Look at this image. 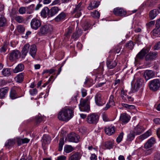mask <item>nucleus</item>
<instances>
[{
	"mask_svg": "<svg viewBox=\"0 0 160 160\" xmlns=\"http://www.w3.org/2000/svg\"><path fill=\"white\" fill-rule=\"evenodd\" d=\"M37 51V48L36 45H33L31 46L29 53L33 58H35Z\"/></svg>",
	"mask_w": 160,
	"mask_h": 160,
	"instance_id": "aec40b11",
	"label": "nucleus"
},
{
	"mask_svg": "<svg viewBox=\"0 0 160 160\" xmlns=\"http://www.w3.org/2000/svg\"><path fill=\"white\" fill-rule=\"evenodd\" d=\"M94 83L93 79L91 78H87L84 82V87H89Z\"/></svg>",
	"mask_w": 160,
	"mask_h": 160,
	"instance_id": "7c9ffc66",
	"label": "nucleus"
},
{
	"mask_svg": "<svg viewBox=\"0 0 160 160\" xmlns=\"http://www.w3.org/2000/svg\"><path fill=\"white\" fill-rule=\"evenodd\" d=\"M115 103L114 101H109L106 104L105 107L103 108V110H106L108 109L110 106H114Z\"/></svg>",
	"mask_w": 160,
	"mask_h": 160,
	"instance_id": "a19ab883",
	"label": "nucleus"
},
{
	"mask_svg": "<svg viewBox=\"0 0 160 160\" xmlns=\"http://www.w3.org/2000/svg\"><path fill=\"white\" fill-rule=\"evenodd\" d=\"M117 64V62L115 60H113L112 58L111 59L109 58L107 59L106 65L108 69H111L114 68Z\"/></svg>",
	"mask_w": 160,
	"mask_h": 160,
	"instance_id": "ddd939ff",
	"label": "nucleus"
},
{
	"mask_svg": "<svg viewBox=\"0 0 160 160\" xmlns=\"http://www.w3.org/2000/svg\"><path fill=\"white\" fill-rule=\"evenodd\" d=\"M57 160H67V157L64 155H61L58 157Z\"/></svg>",
	"mask_w": 160,
	"mask_h": 160,
	"instance_id": "680f3d73",
	"label": "nucleus"
},
{
	"mask_svg": "<svg viewBox=\"0 0 160 160\" xmlns=\"http://www.w3.org/2000/svg\"><path fill=\"white\" fill-rule=\"evenodd\" d=\"M135 135L133 131H130L129 133L127 135V141L129 142L132 141L134 138Z\"/></svg>",
	"mask_w": 160,
	"mask_h": 160,
	"instance_id": "72a5a7b5",
	"label": "nucleus"
},
{
	"mask_svg": "<svg viewBox=\"0 0 160 160\" xmlns=\"http://www.w3.org/2000/svg\"><path fill=\"white\" fill-rule=\"evenodd\" d=\"M41 25V23L40 21L36 18L32 19L30 22L31 28L35 30L38 29Z\"/></svg>",
	"mask_w": 160,
	"mask_h": 160,
	"instance_id": "9b49d317",
	"label": "nucleus"
},
{
	"mask_svg": "<svg viewBox=\"0 0 160 160\" xmlns=\"http://www.w3.org/2000/svg\"><path fill=\"white\" fill-rule=\"evenodd\" d=\"M121 49V46L119 45L117 46V47H115L113 50L111 51L110 52H113L114 53H118L120 52Z\"/></svg>",
	"mask_w": 160,
	"mask_h": 160,
	"instance_id": "603ef678",
	"label": "nucleus"
},
{
	"mask_svg": "<svg viewBox=\"0 0 160 160\" xmlns=\"http://www.w3.org/2000/svg\"><path fill=\"white\" fill-rule=\"evenodd\" d=\"M20 52L18 50H14L11 51L8 55L9 59L13 62L18 59L20 57Z\"/></svg>",
	"mask_w": 160,
	"mask_h": 160,
	"instance_id": "6e6552de",
	"label": "nucleus"
},
{
	"mask_svg": "<svg viewBox=\"0 0 160 160\" xmlns=\"http://www.w3.org/2000/svg\"><path fill=\"white\" fill-rule=\"evenodd\" d=\"M49 9L47 7H44L41 11L40 13L42 17L44 18H46L47 16L49 17Z\"/></svg>",
	"mask_w": 160,
	"mask_h": 160,
	"instance_id": "5701e85b",
	"label": "nucleus"
},
{
	"mask_svg": "<svg viewBox=\"0 0 160 160\" xmlns=\"http://www.w3.org/2000/svg\"><path fill=\"white\" fill-rule=\"evenodd\" d=\"M90 158L91 160H97V156L95 154H92Z\"/></svg>",
	"mask_w": 160,
	"mask_h": 160,
	"instance_id": "338daca9",
	"label": "nucleus"
},
{
	"mask_svg": "<svg viewBox=\"0 0 160 160\" xmlns=\"http://www.w3.org/2000/svg\"><path fill=\"white\" fill-rule=\"evenodd\" d=\"M18 32L20 33H22L24 31V28L21 25H19L17 26V28Z\"/></svg>",
	"mask_w": 160,
	"mask_h": 160,
	"instance_id": "6e6d98bb",
	"label": "nucleus"
},
{
	"mask_svg": "<svg viewBox=\"0 0 160 160\" xmlns=\"http://www.w3.org/2000/svg\"><path fill=\"white\" fill-rule=\"evenodd\" d=\"M75 148L71 145H66L64 147V151L67 153H69L73 151Z\"/></svg>",
	"mask_w": 160,
	"mask_h": 160,
	"instance_id": "e433bc0d",
	"label": "nucleus"
},
{
	"mask_svg": "<svg viewBox=\"0 0 160 160\" xmlns=\"http://www.w3.org/2000/svg\"><path fill=\"white\" fill-rule=\"evenodd\" d=\"M51 140V138L49 136L45 135L42 137V141L43 144H46L49 143Z\"/></svg>",
	"mask_w": 160,
	"mask_h": 160,
	"instance_id": "2f4dec72",
	"label": "nucleus"
},
{
	"mask_svg": "<svg viewBox=\"0 0 160 160\" xmlns=\"http://www.w3.org/2000/svg\"><path fill=\"white\" fill-rule=\"evenodd\" d=\"M29 92L30 94L32 95H34L37 93L38 90L36 88L30 89L29 90Z\"/></svg>",
	"mask_w": 160,
	"mask_h": 160,
	"instance_id": "bf43d9fd",
	"label": "nucleus"
},
{
	"mask_svg": "<svg viewBox=\"0 0 160 160\" xmlns=\"http://www.w3.org/2000/svg\"><path fill=\"white\" fill-rule=\"evenodd\" d=\"M144 130V128L142 126L138 125L134 128L133 131L136 135H139Z\"/></svg>",
	"mask_w": 160,
	"mask_h": 160,
	"instance_id": "393cba45",
	"label": "nucleus"
},
{
	"mask_svg": "<svg viewBox=\"0 0 160 160\" xmlns=\"http://www.w3.org/2000/svg\"><path fill=\"white\" fill-rule=\"evenodd\" d=\"M144 77L147 81L148 80L155 77V73L154 71L151 70H146L144 73Z\"/></svg>",
	"mask_w": 160,
	"mask_h": 160,
	"instance_id": "f8f14e48",
	"label": "nucleus"
},
{
	"mask_svg": "<svg viewBox=\"0 0 160 160\" xmlns=\"http://www.w3.org/2000/svg\"><path fill=\"white\" fill-rule=\"evenodd\" d=\"M84 7L82 5V2H80L78 4H76L73 8L72 13L75 14L76 18H79L82 15V12L84 9Z\"/></svg>",
	"mask_w": 160,
	"mask_h": 160,
	"instance_id": "f03ea898",
	"label": "nucleus"
},
{
	"mask_svg": "<svg viewBox=\"0 0 160 160\" xmlns=\"http://www.w3.org/2000/svg\"><path fill=\"white\" fill-rule=\"evenodd\" d=\"M143 80L142 78H138L135 84L132 86V91L133 92H135L139 90L142 84Z\"/></svg>",
	"mask_w": 160,
	"mask_h": 160,
	"instance_id": "1a4fd4ad",
	"label": "nucleus"
},
{
	"mask_svg": "<svg viewBox=\"0 0 160 160\" xmlns=\"http://www.w3.org/2000/svg\"><path fill=\"white\" fill-rule=\"evenodd\" d=\"M43 118L41 116H36L35 117V120L36 124H38L43 121Z\"/></svg>",
	"mask_w": 160,
	"mask_h": 160,
	"instance_id": "09e8293b",
	"label": "nucleus"
},
{
	"mask_svg": "<svg viewBox=\"0 0 160 160\" xmlns=\"http://www.w3.org/2000/svg\"><path fill=\"white\" fill-rule=\"evenodd\" d=\"M150 50L148 48H144L142 49L137 55L135 58V61L136 62L139 61V60L143 59L146 54L148 53Z\"/></svg>",
	"mask_w": 160,
	"mask_h": 160,
	"instance_id": "0eeeda50",
	"label": "nucleus"
},
{
	"mask_svg": "<svg viewBox=\"0 0 160 160\" xmlns=\"http://www.w3.org/2000/svg\"><path fill=\"white\" fill-rule=\"evenodd\" d=\"M53 30L52 25L46 24L42 26L39 29V33L42 34H46L50 33Z\"/></svg>",
	"mask_w": 160,
	"mask_h": 160,
	"instance_id": "20e7f679",
	"label": "nucleus"
},
{
	"mask_svg": "<svg viewBox=\"0 0 160 160\" xmlns=\"http://www.w3.org/2000/svg\"><path fill=\"white\" fill-rule=\"evenodd\" d=\"M14 18L16 22L19 23H22L24 21V18L20 16H16L14 17Z\"/></svg>",
	"mask_w": 160,
	"mask_h": 160,
	"instance_id": "37998d69",
	"label": "nucleus"
},
{
	"mask_svg": "<svg viewBox=\"0 0 160 160\" xmlns=\"http://www.w3.org/2000/svg\"><path fill=\"white\" fill-rule=\"evenodd\" d=\"M104 131L106 133L107 135H112L115 132V127L113 126H111L108 128L106 127L104 128Z\"/></svg>",
	"mask_w": 160,
	"mask_h": 160,
	"instance_id": "6ab92c4d",
	"label": "nucleus"
},
{
	"mask_svg": "<svg viewBox=\"0 0 160 160\" xmlns=\"http://www.w3.org/2000/svg\"><path fill=\"white\" fill-rule=\"evenodd\" d=\"M152 32L153 35L155 36L159 34H160V27L156 26L155 28L153 30Z\"/></svg>",
	"mask_w": 160,
	"mask_h": 160,
	"instance_id": "de8ad7c7",
	"label": "nucleus"
},
{
	"mask_svg": "<svg viewBox=\"0 0 160 160\" xmlns=\"http://www.w3.org/2000/svg\"><path fill=\"white\" fill-rule=\"evenodd\" d=\"M120 119L122 122L127 123L129 121L130 117L126 113H122L121 114Z\"/></svg>",
	"mask_w": 160,
	"mask_h": 160,
	"instance_id": "b1692460",
	"label": "nucleus"
},
{
	"mask_svg": "<svg viewBox=\"0 0 160 160\" xmlns=\"http://www.w3.org/2000/svg\"><path fill=\"white\" fill-rule=\"evenodd\" d=\"M79 106L80 110L81 111L88 112L90 110L88 101H80Z\"/></svg>",
	"mask_w": 160,
	"mask_h": 160,
	"instance_id": "423d86ee",
	"label": "nucleus"
},
{
	"mask_svg": "<svg viewBox=\"0 0 160 160\" xmlns=\"http://www.w3.org/2000/svg\"><path fill=\"white\" fill-rule=\"evenodd\" d=\"M96 104L98 106L103 105L106 103L105 101H95Z\"/></svg>",
	"mask_w": 160,
	"mask_h": 160,
	"instance_id": "5fc2aeb1",
	"label": "nucleus"
},
{
	"mask_svg": "<svg viewBox=\"0 0 160 160\" xmlns=\"http://www.w3.org/2000/svg\"><path fill=\"white\" fill-rule=\"evenodd\" d=\"M7 24V20L5 17L2 16L0 17V27H3Z\"/></svg>",
	"mask_w": 160,
	"mask_h": 160,
	"instance_id": "4c0bfd02",
	"label": "nucleus"
},
{
	"mask_svg": "<svg viewBox=\"0 0 160 160\" xmlns=\"http://www.w3.org/2000/svg\"><path fill=\"white\" fill-rule=\"evenodd\" d=\"M91 15L94 18H98L100 17V14L98 11L95 10L91 13Z\"/></svg>",
	"mask_w": 160,
	"mask_h": 160,
	"instance_id": "c03bdc74",
	"label": "nucleus"
},
{
	"mask_svg": "<svg viewBox=\"0 0 160 160\" xmlns=\"http://www.w3.org/2000/svg\"><path fill=\"white\" fill-rule=\"evenodd\" d=\"M20 14H24L26 11V8L24 7H21L18 10Z\"/></svg>",
	"mask_w": 160,
	"mask_h": 160,
	"instance_id": "13d9d810",
	"label": "nucleus"
},
{
	"mask_svg": "<svg viewBox=\"0 0 160 160\" xmlns=\"http://www.w3.org/2000/svg\"><path fill=\"white\" fill-rule=\"evenodd\" d=\"M113 12L115 15L122 17L126 16L127 14V12L124 9L119 7L115 8Z\"/></svg>",
	"mask_w": 160,
	"mask_h": 160,
	"instance_id": "9d476101",
	"label": "nucleus"
},
{
	"mask_svg": "<svg viewBox=\"0 0 160 160\" xmlns=\"http://www.w3.org/2000/svg\"><path fill=\"white\" fill-rule=\"evenodd\" d=\"M104 146L107 149H110L113 148V142L110 141H107L105 142Z\"/></svg>",
	"mask_w": 160,
	"mask_h": 160,
	"instance_id": "ea45409f",
	"label": "nucleus"
},
{
	"mask_svg": "<svg viewBox=\"0 0 160 160\" xmlns=\"http://www.w3.org/2000/svg\"><path fill=\"white\" fill-rule=\"evenodd\" d=\"M24 73H21L18 74L14 78L15 81L19 83H21L23 81L24 78Z\"/></svg>",
	"mask_w": 160,
	"mask_h": 160,
	"instance_id": "a878e982",
	"label": "nucleus"
},
{
	"mask_svg": "<svg viewBox=\"0 0 160 160\" xmlns=\"http://www.w3.org/2000/svg\"><path fill=\"white\" fill-rule=\"evenodd\" d=\"M17 142L18 146L23 144L22 139L20 138H17Z\"/></svg>",
	"mask_w": 160,
	"mask_h": 160,
	"instance_id": "0e129e2a",
	"label": "nucleus"
},
{
	"mask_svg": "<svg viewBox=\"0 0 160 160\" xmlns=\"http://www.w3.org/2000/svg\"><path fill=\"white\" fill-rule=\"evenodd\" d=\"M15 143L14 139H9L5 144L6 148H9L12 147Z\"/></svg>",
	"mask_w": 160,
	"mask_h": 160,
	"instance_id": "f704fd0d",
	"label": "nucleus"
},
{
	"mask_svg": "<svg viewBox=\"0 0 160 160\" xmlns=\"http://www.w3.org/2000/svg\"><path fill=\"white\" fill-rule=\"evenodd\" d=\"M79 137L74 132H72L68 135V141L70 142H77L79 141Z\"/></svg>",
	"mask_w": 160,
	"mask_h": 160,
	"instance_id": "4468645a",
	"label": "nucleus"
},
{
	"mask_svg": "<svg viewBox=\"0 0 160 160\" xmlns=\"http://www.w3.org/2000/svg\"><path fill=\"white\" fill-rule=\"evenodd\" d=\"M73 116V110L71 108L65 107L62 108L58 114V118L61 121H68Z\"/></svg>",
	"mask_w": 160,
	"mask_h": 160,
	"instance_id": "f257e3e1",
	"label": "nucleus"
},
{
	"mask_svg": "<svg viewBox=\"0 0 160 160\" xmlns=\"http://www.w3.org/2000/svg\"><path fill=\"white\" fill-rule=\"evenodd\" d=\"M99 5V2L98 1H92L90 3L88 7V9L89 10H92L97 8Z\"/></svg>",
	"mask_w": 160,
	"mask_h": 160,
	"instance_id": "a211bd4d",
	"label": "nucleus"
},
{
	"mask_svg": "<svg viewBox=\"0 0 160 160\" xmlns=\"http://www.w3.org/2000/svg\"><path fill=\"white\" fill-rule=\"evenodd\" d=\"M151 134V131L150 130H149L143 134L141 135L140 136V138L142 139H144L150 136Z\"/></svg>",
	"mask_w": 160,
	"mask_h": 160,
	"instance_id": "58836bf2",
	"label": "nucleus"
},
{
	"mask_svg": "<svg viewBox=\"0 0 160 160\" xmlns=\"http://www.w3.org/2000/svg\"><path fill=\"white\" fill-rule=\"evenodd\" d=\"M154 160H160V153H157L155 155Z\"/></svg>",
	"mask_w": 160,
	"mask_h": 160,
	"instance_id": "774afa93",
	"label": "nucleus"
},
{
	"mask_svg": "<svg viewBox=\"0 0 160 160\" xmlns=\"http://www.w3.org/2000/svg\"><path fill=\"white\" fill-rule=\"evenodd\" d=\"M8 91V88L7 87L2 88L0 89V97L2 98L5 97L6 94Z\"/></svg>",
	"mask_w": 160,
	"mask_h": 160,
	"instance_id": "473e14b6",
	"label": "nucleus"
},
{
	"mask_svg": "<svg viewBox=\"0 0 160 160\" xmlns=\"http://www.w3.org/2000/svg\"><path fill=\"white\" fill-rule=\"evenodd\" d=\"M60 9L57 7H53L49 10V17H52L57 14Z\"/></svg>",
	"mask_w": 160,
	"mask_h": 160,
	"instance_id": "4be33fe9",
	"label": "nucleus"
},
{
	"mask_svg": "<svg viewBox=\"0 0 160 160\" xmlns=\"http://www.w3.org/2000/svg\"><path fill=\"white\" fill-rule=\"evenodd\" d=\"M134 46L133 43L132 41H129L125 45V47L126 48L131 50L133 48Z\"/></svg>",
	"mask_w": 160,
	"mask_h": 160,
	"instance_id": "a18cd8bd",
	"label": "nucleus"
},
{
	"mask_svg": "<svg viewBox=\"0 0 160 160\" xmlns=\"http://www.w3.org/2000/svg\"><path fill=\"white\" fill-rule=\"evenodd\" d=\"M99 118V116L95 113L89 114L87 118V121L90 124H96L98 122Z\"/></svg>",
	"mask_w": 160,
	"mask_h": 160,
	"instance_id": "39448f33",
	"label": "nucleus"
},
{
	"mask_svg": "<svg viewBox=\"0 0 160 160\" xmlns=\"http://www.w3.org/2000/svg\"><path fill=\"white\" fill-rule=\"evenodd\" d=\"M155 143V139L152 137L148 139L145 144L144 147L146 149H148L152 147Z\"/></svg>",
	"mask_w": 160,
	"mask_h": 160,
	"instance_id": "f3484780",
	"label": "nucleus"
},
{
	"mask_svg": "<svg viewBox=\"0 0 160 160\" xmlns=\"http://www.w3.org/2000/svg\"><path fill=\"white\" fill-rule=\"evenodd\" d=\"M91 25L88 22H86L83 25V28L84 31H86L89 29L91 26Z\"/></svg>",
	"mask_w": 160,
	"mask_h": 160,
	"instance_id": "8fccbe9b",
	"label": "nucleus"
},
{
	"mask_svg": "<svg viewBox=\"0 0 160 160\" xmlns=\"http://www.w3.org/2000/svg\"><path fill=\"white\" fill-rule=\"evenodd\" d=\"M158 56L157 52H149L146 56V59L147 61L155 59Z\"/></svg>",
	"mask_w": 160,
	"mask_h": 160,
	"instance_id": "412c9836",
	"label": "nucleus"
},
{
	"mask_svg": "<svg viewBox=\"0 0 160 160\" xmlns=\"http://www.w3.org/2000/svg\"><path fill=\"white\" fill-rule=\"evenodd\" d=\"M159 13L158 10L157 9H154L151 10L149 13V18L151 19H154Z\"/></svg>",
	"mask_w": 160,
	"mask_h": 160,
	"instance_id": "cd10ccee",
	"label": "nucleus"
},
{
	"mask_svg": "<svg viewBox=\"0 0 160 160\" xmlns=\"http://www.w3.org/2000/svg\"><path fill=\"white\" fill-rule=\"evenodd\" d=\"M82 95V97H84L87 95V91L85 89L82 88L81 90Z\"/></svg>",
	"mask_w": 160,
	"mask_h": 160,
	"instance_id": "e2e57ef3",
	"label": "nucleus"
},
{
	"mask_svg": "<svg viewBox=\"0 0 160 160\" xmlns=\"http://www.w3.org/2000/svg\"><path fill=\"white\" fill-rule=\"evenodd\" d=\"M152 149H149L146 150L145 151V154L146 155H150L152 153Z\"/></svg>",
	"mask_w": 160,
	"mask_h": 160,
	"instance_id": "69168bd1",
	"label": "nucleus"
},
{
	"mask_svg": "<svg viewBox=\"0 0 160 160\" xmlns=\"http://www.w3.org/2000/svg\"><path fill=\"white\" fill-rule=\"evenodd\" d=\"M121 105L124 108L131 109H133L135 108V106L133 105L128 104L126 103H122Z\"/></svg>",
	"mask_w": 160,
	"mask_h": 160,
	"instance_id": "79ce46f5",
	"label": "nucleus"
},
{
	"mask_svg": "<svg viewBox=\"0 0 160 160\" xmlns=\"http://www.w3.org/2000/svg\"><path fill=\"white\" fill-rule=\"evenodd\" d=\"M9 96L12 99H15L18 97L16 91L14 89H12L11 90Z\"/></svg>",
	"mask_w": 160,
	"mask_h": 160,
	"instance_id": "c9c22d12",
	"label": "nucleus"
},
{
	"mask_svg": "<svg viewBox=\"0 0 160 160\" xmlns=\"http://www.w3.org/2000/svg\"><path fill=\"white\" fill-rule=\"evenodd\" d=\"M55 71V70L53 69H51L50 70H45L43 71L42 73V74L43 75L44 74L46 73H48L50 74H51L53 72H54Z\"/></svg>",
	"mask_w": 160,
	"mask_h": 160,
	"instance_id": "864d4df0",
	"label": "nucleus"
},
{
	"mask_svg": "<svg viewBox=\"0 0 160 160\" xmlns=\"http://www.w3.org/2000/svg\"><path fill=\"white\" fill-rule=\"evenodd\" d=\"M154 48L156 50H158L160 49V41L155 44Z\"/></svg>",
	"mask_w": 160,
	"mask_h": 160,
	"instance_id": "052dcab7",
	"label": "nucleus"
},
{
	"mask_svg": "<svg viewBox=\"0 0 160 160\" xmlns=\"http://www.w3.org/2000/svg\"><path fill=\"white\" fill-rule=\"evenodd\" d=\"M67 16L66 13L62 12L54 18V20L57 22H62L66 19Z\"/></svg>",
	"mask_w": 160,
	"mask_h": 160,
	"instance_id": "dca6fc26",
	"label": "nucleus"
},
{
	"mask_svg": "<svg viewBox=\"0 0 160 160\" xmlns=\"http://www.w3.org/2000/svg\"><path fill=\"white\" fill-rule=\"evenodd\" d=\"M149 88L153 91L158 90L160 87V81L158 79H155L150 81L148 83Z\"/></svg>",
	"mask_w": 160,
	"mask_h": 160,
	"instance_id": "7ed1b4c3",
	"label": "nucleus"
},
{
	"mask_svg": "<svg viewBox=\"0 0 160 160\" xmlns=\"http://www.w3.org/2000/svg\"><path fill=\"white\" fill-rule=\"evenodd\" d=\"M29 47V45L28 44H26L24 45L22 51V58H24L28 52Z\"/></svg>",
	"mask_w": 160,
	"mask_h": 160,
	"instance_id": "bb28decb",
	"label": "nucleus"
},
{
	"mask_svg": "<svg viewBox=\"0 0 160 160\" xmlns=\"http://www.w3.org/2000/svg\"><path fill=\"white\" fill-rule=\"evenodd\" d=\"M124 133L123 132H121L119 134L117 138L116 141L118 143H119L122 141L123 138Z\"/></svg>",
	"mask_w": 160,
	"mask_h": 160,
	"instance_id": "3c124183",
	"label": "nucleus"
},
{
	"mask_svg": "<svg viewBox=\"0 0 160 160\" xmlns=\"http://www.w3.org/2000/svg\"><path fill=\"white\" fill-rule=\"evenodd\" d=\"M64 138H62L59 140V143L58 150L59 151H61L62 149V147L63 145L64 144Z\"/></svg>",
	"mask_w": 160,
	"mask_h": 160,
	"instance_id": "49530a36",
	"label": "nucleus"
},
{
	"mask_svg": "<svg viewBox=\"0 0 160 160\" xmlns=\"http://www.w3.org/2000/svg\"><path fill=\"white\" fill-rule=\"evenodd\" d=\"M81 154L78 152L71 153L68 158V160H80L81 158Z\"/></svg>",
	"mask_w": 160,
	"mask_h": 160,
	"instance_id": "2eb2a0df",
	"label": "nucleus"
},
{
	"mask_svg": "<svg viewBox=\"0 0 160 160\" xmlns=\"http://www.w3.org/2000/svg\"><path fill=\"white\" fill-rule=\"evenodd\" d=\"M12 71L9 68H4L1 72L2 75L4 77H8L11 75Z\"/></svg>",
	"mask_w": 160,
	"mask_h": 160,
	"instance_id": "c85d7f7f",
	"label": "nucleus"
},
{
	"mask_svg": "<svg viewBox=\"0 0 160 160\" xmlns=\"http://www.w3.org/2000/svg\"><path fill=\"white\" fill-rule=\"evenodd\" d=\"M24 67L23 64L20 63L18 64L13 70L14 73H17L19 72L22 71L24 69Z\"/></svg>",
	"mask_w": 160,
	"mask_h": 160,
	"instance_id": "c756f323",
	"label": "nucleus"
},
{
	"mask_svg": "<svg viewBox=\"0 0 160 160\" xmlns=\"http://www.w3.org/2000/svg\"><path fill=\"white\" fill-rule=\"evenodd\" d=\"M102 117L103 120L104 122H107L109 121V119L108 118V115L105 112L102 113Z\"/></svg>",
	"mask_w": 160,
	"mask_h": 160,
	"instance_id": "4d7b16f0",
	"label": "nucleus"
}]
</instances>
